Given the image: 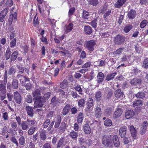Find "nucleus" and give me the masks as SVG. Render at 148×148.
<instances>
[{"label":"nucleus","instance_id":"55","mask_svg":"<svg viewBox=\"0 0 148 148\" xmlns=\"http://www.w3.org/2000/svg\"><path fill=\"white\" fill-rule=\"evenodd\" d=\"M36 16H34L33 20V25L34 26L36 27L38 26L39 23V21H38V17L36 19Z\"/></svg>","mask_w":148,"mask_h":148},{"label":"nucleus","instance_id":"41","mask_svg":"<svg viewBox=\"0 0 148 148\" xmlns=\"http://www.w3.org/2000/svg\"><path fill=\"white\" fill-rule=\"evenodd\" d=\"M11 51L10 48L8 47L6 50L5 52V59L6 60H8L10 58Z\"/></svg>","mask_w":148,"mask_h":148},{"label":"nucleus","instance_id":"27","mask_svg":"<svg viewBox=\"0 0 148 148\" xmlns=\"http://www.w3.org/2000/svg\"><path fill=\"white\" fill-rule=\"evenodd\" d=\"M16 71L15 67L12 66L10 67L8 70V74L9 75H13L14 74Z\"/></svg>","mask_w":148,"mask_h":148},{"label":"nucleus","instance_id":"9","mask_svg":"<svg viewBox=\"0 0 148 148\" xmlns=\"http://www.w3.org/2000/svg\"><path fill=\"white\" fill-rule=\"evenodd\" d=\"M17 18V13L15 12L12 14V13L9 16V19L8 20V22L9 25H10L12 24L13 20H16Z\"/></svg>","mask_w":148,"mask_h":148},{"label":"nucleus","instance_id":"54","mask_svg":"<svg viewBox=\"0 0 148 148\" xmlns=\"http://www.w3.org/2000/svg\"><path fill=\"white\" fill-rule=\"evenodd\" d=\"M89 15L88 12L86 11H84L82 15V17L83 18L88 19V17Z\"/></svg>","mask_w":148,"mask_h":148},{"label":"nucleus","instance_id":"49","mask_svg":"<svg viewBox=\"0 0 148 148\" xmlns=\"http://www.w3.org/2000/svg\"><path fill=\"white\" fill-rule=\"evenodd\" d=\"M104 125L106 126H110L112 124V121L110 119H106L104 122Z\"/></svg>","mask_w":148,"mask_h":148},{"label":"nucleus","instance_id":"7","mask_svg":"<svg viewBox=\"0 0 148 148\" xmlns=\"http://www.w3.org/2000/svg\"><path fill=\"white\" fill-rule=\"evenodd\" d=\"M94 113L96 118H99L101 116L102 114L101 108L99 107L95 108L94 109Z\"/></svg>","mask_w":148,"mask_h":148},{"label":"nucleus","instance_id":"57","mask_svg":"<svg viewBox=\"0 0 148 148\" xmlns=\"http://www.w3.org/2000/svg\"><path fill=\"white\" fill-rule=\"evenodd\" d=\"M6 92H0V98L1 101H3L6 98Z\"/></svg>","mask_w":148,"mask_h":148},{"label":"nucleus","instance_id":"3","mask_svg":"<svg viewBox=\"0 0 148 148\" xmlns=\"http://www.w3.org/2000/svg\"><path fill=\"white\" fill-rule=\"evenodd\" d=\"M125 40V38L120 35H117L114 38V43L116 45H119L123 44Z\"/></svg>","mask_w":148,"mask_h":148},{"label":"nucleus","instance_id":"13","mask_svg":"<svg viewBox=\"0 0 148 148\" xmlns=\"http://www.w3.org/2000/svg\"><path fill=\"white\" fill-rule=\"evenodd\" d=\"M35 99L34 107L36 108L42 107L43 104L41 101V98Z\"/></svg>","mask_w":148,"mask_h":148},{"label":"nucleus","instance_id":"37","mask_svg":"<svg viewBox=\"0 0 148 148\" xmlns=\"http://www.w3.org/2000/svg\"><path fill=\"white\" fill-rule=\"evenodd\" d=\"M88 4L93 6L97 5L99 3L98 0H87Z\"/></svg>","mask_w":148,"mask_h":148},{"label":"nucleus","instance_id":"23","mask_svg":"<svg viewBox=\"0 0 148 148\" xmlns=\"http://www.w3.org/2000/svg\"><path fill=\"white\" fill-rule=\"evenodd\" d=\"M101 92L98 90L95 94V99L97 101H100L101 99Z\"/></svg>","mask_w":148,"mask_h":148},{"label":"nucleus","instance_id":"2","mask_svg":"<svg viewBox=\"0 0 148 148\" xmlns=\"http://www.w3.org/2000/svg\"><path fill=\"white\" fill-rule=\"evenodd\" d=\"M96 45V42L94 40H91L86 41L85 43L84 46L88 50L91 52L94 50V46Z\"/></svg>","mask_w":148,"mask_h":148},{"label":"nucleus","instance_id":"42","mask_svg":"<svg viewBox=\"0 0 148 148\" xmlns=\"http://www.w3.org/2000/svg\"><path fill=\"white\" fill-rule=\"evenodd\" d=\"M40 136L42 140H45L47 137L45 132L43 130L41 131L40 133Z\"/></svg>","mask_w":148,"mask_h":148},{"label":"nucleus","instance_id":"62","mask_svg":"<svg viewBox=\"0 0 148 148\" xmlns=\"http://www.w3.org/2000/svg\"><path fill=\"white\" fill-rule=\"evenodd\" d=\"M50 121L49 119H47L44 122L43 124L44 128H47L50 124Z\"/></svg>","mask_w":148,"mask_h":148},{"label":"nucleus","instance_id":"5","mask_svg":"<svg viewBox=\"0 0 148 148\" xmlns=\"http://www.w3.org/2000/svg\"><path fill=\"white\" fill-rule=\"evenodd\" d=\"M9 8H6L2 10L0 13V22H4L5 17L8 13Z\"/></svg>","mask_w":148,"mask_h":148},{"label":"nucleus","instance_id":"4","mask_svg":"<svg viewBox=\"0 0 148 148\" xmlns=\"http://www.w3.org/2000/svg\"><path fill=\"white\" fill-rule=\"evenodd\" d=\"M123 112V110L121 108H118L116 109L113 114V119H116L119 118L122 115Z\"/></svg>","mask_w":148,"mask_h":148},{"label":"nucleus","instance_id":"12","mask_svg":"<svg viewBox=\"0 0 148 148\" xmlns=\"http://www.w3.org/2000/svg\"><path fill=\"white\" fill-rule=\"evenodd\" d=\"M104 75L101 72L98 73L97 76V81L99 84H101L103 81Z\"/></svg>","mask_w":148,"mask_h":148},{"label":"nucleus","instance_id":"47","mask_svg":"<svg viewBox=\"0 0 148 148\" xmlns=\"http://www.w3.org/2000/svg\"><path fill=\"white\" fill-rule=\"evenodd\" d=\"M142 67L145 69L148 68V58L145 59L143 63Z\"/></svg>","mask_w":148,"mask_h":148},{"label":"nucleus","instance_id":"59","mask_svg":"<svg viewBox=\"0 0 148 148\" xmlns=\"http://www.w3.org/2000/svg\"><path fill=\"white\" fill-rule=\"evenodd\" d=\"M78 106L80 107L83 106L85 103V100L83 99H81L78 101Z\"/></svg>","mask_w":148,"mask_h":148},{"label":"nucleus","instance_id":"10","mask_svg":"<svg viewBox=\"0 0 148 148\" xmlns=\"http://www.w3.org/2000/svg\"><path fill=\"white\" fill-rule=\"evenodd\" d=\"M115 97L118 98H120L121 99H123L124 96L123 92H122L121 90L117 89L116 90L114 93Z\"/></svg>","mask_w":148,"mask_h":148},{"label":"nucleus","instance_id":"15","mask_svg":"<svg viewBox=\"0 0 148 148\" xmlns=\"http://www.w3.org/2000/svg\"><path fill=\"white\" fill-rule=\"evenodd\" d=\"M25 109L28 116L31 117L33 116V111L32 107L27 106Z\"/></svg>","mask_w":148,"mask_h":148},{"label":"nucleus","instance_id":"44","mask_svg":"<svg viewBox=\"0 0 148 148\" xmlns=\"http://www.w3.org/2000/svg\"><path fill=\"white\" fill-rule=\"evenodd\" d=\"M74 88L78 92L79 94L82 95L83 94L82 90L80 86L77 85L74 87Z\"/></svg>","mask_w":148,"mask_h":148},{"label":"nucleus","instance_id":"6","mask_svg":"<svg viewBox=\"0 0 148 148\" xmlns=\"http://www.w3.org/2000/svg\"><path fill=\"white\" fill-rule=\"evenodd\" d=\"M14 97L15 101L16 103L18 104L21 103V97L18 92L16 91L14 92Z\"/></svg>","mask_w":148,"mask_h":148},{"label":"nucleus","instance_id":"60","mask_svg":"<svg viewBox=\"0 0 148 148\" xmlns=\"http://www.w3.org/2000/svg\"><path fill=\"white\" fill-rule=\"evenodd\" d=\"M51 102L53 106H56L58 103V101L56 100V97H53L51 99Z\"/></svg>","mask_w":148,"mask_h":148},{"label":"nucleus","instance_id":"33","mask_svg":"<svg viewBox=\"0 0 148 148\" xmlns=\"http://www.w3.org/2000/svg\"><path fill=\"white\" fill-rule=\"evenodd\" d=\"M143 104V102L140 99H138L133 102L132 106L135 107L138 106H142Z\"/></svg>","mask_w":148,"mask_h":148},{"label":"nucleus","instance_id":"34","mask_svg":"<svg viewBox=\"0 0 148 148\" xmlns=\"http://www.w3.org/2000/svg\"><path fill=\"white\" fill-rule=\"evenodd\" d=\"M84 119V114L82 112H80L77 116V122L79 123H81Z\"/></svg>","mask_w":148,"mask_h":148},{"label":"nucleus","instance_id":"1","mask_svg":"<svg viewBox=\"0 0 148 148\" xmlns=\"http://www.w3.org/2000/svg\"><path fill=\"white\" fill-rule=\"evenodd\" d=\"M112 136L104 135L102 136V143L103 145L109 148H113V145L112 141Z\"/></svg>","mask_w":148,"mask_h":148},{"label":"nucleus","instance_id":"61","mask_svg":"<svg viewBox=\"0 0 148 148\" xmlns=\"http://www.w3.org/2000/svg\"><path fill=\"white\" fill-rule=\"evenodd\" d=\"M147 23V21L146 20H144L141 22L140 23V26L141 28L144 27L146 25Z\"/></svg>","mask_w":148,"mask_h":148},{"label":"nucleus","instance_id":"24","mask_svg":"<svg viewBox=\"0 0 148 148\" xmlns=\"http://www.w3.org/2000/svg\"><path fill=\"white\" fill-rule=\"evenodd\" d=\"M116 74L117 73L116 72L108 74L106 77V80L107 81H109L112 79L116 75Z\"/></svg>","mask_w":148,"mask_h":148},{"label":"nucleus","instance_id":"25","mask_svg":"<svg viewBox=\"0 0 148 148\" xmlns=\"http://www.w3.org/2000/svg\"><path fill=\"white\" fill-rule=\"evenodd\" d=\"M83 129L84 132L86 134H89L91 132V129L90 127L88 124L84 125Z\"/></svg>","mask_w":148,"mask_h":148},{"label":"nucleus","instance_id":"16","mask_svg":"<svg viewBox=\"0 0 148 148\" xmlns=\"http://www.w3.org/2000/svg\"><path fill=\"white\" fill-rule=\"evenodd\" d=\"M126 132V128L124 127H121L119 130V135L121 138H124Z\"/></svg>","mask_w":148,"mask_h":148},{"label":"nucleus","instance_id":"52","mask_svg":"<svg viewBox=\"0 0 148 148\" xmlns=\"http://www.w3.org/2000/svg\"><path fill=\"white\" fill-rule=\"evenodd\" d=\"M13 4L12 0H7L6 2L5 5L7 8L12 6Z\"/></svg>","mask_w":148,"mask_h":148},{"label":"nucleus","instance_id":"46","mask_svg":"<svg viewBox=\"0 0 148 148\" xmlns=\"http://www.w3.org/2000/svg\"><path fill=\"white\" fill-rule=\"evenodd\" d=\"M18 54V52L17 51H14L12 54L11 60V61H14L16 59L17 55Z\"/></svg>","mask_w":148,"mask_h":148},{"label":"nucleus","instance_id":"38","mask_svg":"<svg viewBox=\"0 0 148 148\" xmlns=\"http://www.w3.org/2000/svg\"><path fill=\"white\" fill-rule=\"evenodd\" d=\"M69 136L71 138L73 139L77 138L78 136L77 132L74 131L71 132L70 133Z\"/></svg>","mask_w":148,"mask_h":148},{"label":"nucleus","instance_id":"29","mask_svg":"<svg viewBox=\"0 0 148 148\" xmlns=\"http://www.w3.org/2000/svg\"><path fill=\"white\" fill-rule=\"evenodd\" d=\"M21 124V128L23 130H27L29 128V127L26 121H23Z\"/></svg>","mask_w":148,"mask_h":148},{"label":"nucleus","instance_id":"50","mask_svg":"<svg viewBox=\"0 0 148 148\" xmlns=\"http://www.w3.org/2000/svg\"><path fill=\"white\" fill-rule=\"evenodd\" d=\"M25 100L28 103H30L32 102V96L30 95H27L25 98Z\"/></svg>","mask_w":148,"mask_h":148},{"label":"nucleus","instance_id":"51","mask_svg":"<svg viewBox=\"0 0 148 148\" xmlns=\"http://www.w3.org/2000/svg\"><path fill=\"white\" fill-rule=\"evenodd\" d=\"M16 67L18 69V72L19 73L22 74L24 73V69L22 66H20L18 65H16Z\"/></svg>","mask_w":148,"mask_h":148},{"label":"nucleus","instance_id":"14","mask_svg":"<svg viewBox=\"0 0 148 148\" xmlns=\"http://www.w3.org/2000/svg\"><path fill=\"white\" fill-rule=\"evenodd\" d=\"M32 95L35 99L41 98L40 90L39 89H36L32 92Z\"/></svg>","mask_w":148,"mask_h":148},{"label":"nucleus","instance_id":"53","mask_svg":"<svg viewBox=\"0 0 148 148\" xmlns=\"http://www.w3.org/2000/svg\"><path fill=\"white\" fill-rule=\"evenodd\" d=\"M132 58L131 56H124L121 59V61L123 62H125L126 61L128 60V59L130 58Z\"/></svg>","mask_w":148,"mask_h":148},{"label":"nucleus","instance_id":"31","mask_svg":"<svg viewBox=\"0 0 148 148\" xmlns=\"http://www.w3.org/2000/svg\"><path fill=\"white\" fill-rule=\"evenodd\" d=\"M130 130L132 136L133 137H135L136 135V132L134 126H131L130 127Z\"/></svg>","mask_w":148,"mask_h":148},{"label":"nucleus","instance_id":"63","mask_svg":"<svg viewBox=\"0 0 148 148\" xmlns=\"http://www.w3.org/2000/svg\"><path fill=\"white\" fill-rule=\"evenodd\" d=\"M112 112V109L110 108H108L105 110V113L107 116L110 115Z\"/></svg>","mask_w":148,"mask_h":148},{"label":"nucleus","instance_id":"18","mask_svg":"<svg viewBox=\"0 0 148 148\" xmlns=\"http://www.w3.org/2000/svg\"><path fill=\"white\" fill-rule=\"evenodd\" d=\"M136 14V12L135 10H131L128 12V17L130 19H133L135 17Z\"/></svg>","mask_w":148,"mask_h":148},{"label":"nucleus","instance_id":"56","mask_svg":"<svg viewBox=\"0 0 148 148\" xmlns=\"http://www.w3.org/2000/svg\"><path fill=\"white\" fill-rule=\"evenodd\" d=\"M97 19H95L94 20L89 23V24L92 26L93 27L95 28L97 27Z\"/></svg>","mask_w":148,"mask_h":148},{"label":"nucleus","instance_id":"22","mask_svg":"<svg viewBox=\"0 0 148 148\" xmlns=\"http://www.w3.org/2000/svg\"><path fill=\"white\" fill-rule=\"evenodd\" d=\"M29 127H33L36 124V121L34 119H30L27 118L26 121Z\"/></svg>","mask_w":148,"mask_h":148},{"label":"nucleus","instance_id":"35","mask_svg":"<svg viewBox=\"0 0 148 148\" xmlns=\"http://www.w3.org/2000/svg\"><path fill=\"white\" fill-rule=\"evenodd\" d=\"M12 87L14 89H17L18 87V82L17 80L14 79L12 82Z\"/></svg>","mask_w":148,"mask_h":148},{"label":"nucleus","instance_id":"20","mask_svg":"<svg viewBox=\"0 0 148 148\" xmlns=\"http://www.w3.org/2000/svg\"><path fill=\"white\" fill-rule=\"evenodd\" d=\"M93 106V101L92 98L89 99V101L87 103L86 108L85 110L86 112L88 111L90 108Z\"/></svg>","mask_w":148,"mask_h":148},{"label":"nucleus","instance_id":"19","mask_svg":"<svg viewBox=\"0 0 148 148\" xmlns=\"http://www.w3.org/2000/svg\"><path fill=\"white\" fill-rule=\"evenodd\" d=\"M126 1V0H118L114 5L115 7L116 8H120Z\"/></svg>","mask_w":148,"mask_h":148},{"label":"nucleus","instance_id":"32","mask_svg":"<svg viewBox=\"0 0 148 148\" xmlns=\"http://www.w3.org/2000/svg\"><path fill=\"white\" fill-rule=\"evenodd\" d=\"M73 24L70 23L66 27V29L65 30V32L66 33L70 32L73 29Z\"/></svg>","mask_w":148,"mask_h":148},{"label":"nucleus","instance_id":"26","mask_svg":"<svg viewBox=\"0 0 148 148\" xmlns=\"http://www.w3.org/2000/svg\"><path fill=\"white\" fill-rule=\"evenodd\" d=\"M141 80L140 79L134 78L132 79L131 81V84L134 85H137L141 84Z\"/></svg>","mask_w":148,"mask_h":148},{"label":"nucleus","instance_id":"39","mask_svg":"<svg viewBox=\"0 0 148 148\" xmlns=\"http://www.w3.org/2000/svg\"><path fill=\"white\" fill-rule=\"evenodd\" d=\"M36 129V127H31L29 129L28 131V134L29 135H32L35 132Z\"/></svg>","mask_w":148,"mask_h":148},{"label":"nucleus","instance_id":"40","mask_svg":"<svg viewBox=\"0 0 148 148\" xmlns=\"http://www.w3.org/2000/svg\"><path fill=\"white\" fill-rule=\"evenodd\" d=\"M67 84L68 82L67 80L66 79H64L63 81L60 83V86L61 88H64L67 86Z\"/></svg>","mask_w":148,"mask_h":148},{"label":"nucleus","instance_id":"11","mask_svg":"<svg viewBox=\"0 0 148 148\" xmlns=\"http://www.w3.org/2000/svg\"><path fill=\"white\" fill-rule=\"evenodd\" d=\"M134 114V112L133 110H129L125 112V116L127 119H129L133 117Z\"/></svg>","mask_w":148,"mask_h":148},{"label":"nucleus","instance_id":"8","mask_svg":"<svg viewBox=\"0 0 148 148\" xmlns=\"http://www.w3.org/2000/svg\"><path fill=\"white\" fill-rule=\"evenodd\" d=\"M112 139L113 146L116 147H118L120 145V142L118 136L115 135L112 136Z\"/></svg>","mask_w":148,"mask_h":148},{"label":"nucleus","instance_id":"17","mask_svg":"<svg viewBox=\"0 0 148 148\" xmlns=\"http://www.w3.org/2000/svg\"><path fill=\"white\" fill-rule=\"evenodd\" d=\"M71 109V107L70 104H67L66 105L63 110L62 112L63 115H65L67 114Z\"/></svg>","mask_w":148,"mask_h":148},{"label":"nucleus","instance_id":"30","mask_svg":"<svg viewBox=\"0 0 148 148\" xmlns=\"http://www.w3.org/2000/svg\"><path fill=\"white\" fill-rule=\"evenodd\" d=\"M85 32L88 34H90L92 32L91 27L89 26H85L84 27Z\"/></svg>","mask_w":148,"mask_h":148},{"label":"nucleus","instance_id":"48","mask_svg":"<svg viewBox=\"0 0 148 148\" xmlns=\"http://www.w3.org/2000/svg\"><path fill=\"white\" fill-rule=\"evenodd\" d=\"M64 142V138H61L59 140L57 147V148H60Z\"/></svg>","mask_w":148,"mask_h":148},{"label":"nucleus","instance_id":"43","mask_svg":"<svg viewBox=\"0 0 148 148\" xmlns=\"http://www.w3.org/2000/svg\"><path fill=\"white\" fill-rule=\"evenodd\" d=\"M132 28V26L130 25H126L124 27L123 30L126 33L129 32Z\"/></svg>","mask_w":148,"mask_h":148},{"label":"nucleus","instance_id":"58","mask_svg":"<svg viewBox=\"0 0 148 148\" xmlns=\"http://www.w3.org/2000/svg\"><path fill=\"white\" fill-rule=\"evenodd\" d=\"M112 95V90H109L107 94L106 97L107 99H109L111 98V97Z\"/></svg>","mask_w":148,"mask_h":148},{"label":"nucleus","instance_id":"45","mask_svg":"<svg viewBox=\"0 0 148 148\" xmlns=\"http://www.w3.org/2000/svg\"><path fill=\"white\" fill-rule=\"evenodd\" d=\"M18 140L19 144L21 145H23L25 144V139L23 136L20 137Z\"/></svg>","mask_w":148,"mask_h":148},{"label":"nucleus","instance_id":"28","mask_svg":"<svg viewBox=\"0 0 148 148\" xmlns=\"http://www.w3.org/2000/svg\"><path fill=\"white\" fill-rule=\"evenodd\" d=\"M145 96V93L143 92H139L135 95V96L137 98L142 99L144 98Z\"/></svg>","mask_w":148,"mask_h":148},{"label":"nucleus","instance_id":"64","mask_svg":"<svg viewBox=\"0 0 148 148\" xmlns=\"http://www.w3.org/2000/svg\"><path fill=\"white\" fill-rule=\"evenodd\" d=\"M54 114L53 111H51L47 114V116L48 118H51L53 116Z\"/></svg>","mask_w":148,"mask_h":148},{"label":"nucleus","instance_id":"21","mask_svg":"<svg viewBox=\"0 0 148 148\" xmlns=\"http://www.w3.org/2000/svg\"><path fill=\"white\" fill-rule=\"evenodd\" d=\"M7 83H5L4 82L0 80V92H6V84Z\"/></svg>","mask_w":148,"mask_h":148},{"label":"nucleus","instance_id":"36","mask_svg":"<svg viewBox=\"0 0 148 148\" xmlns=\"http://www.w3.org/2000/svg\"><path fill=\"white\" fill-rule=\"evenodd\" d=\"M124 49V48L122 47L119 48L114 52L113 54L115 56H116L117 55H121L122 53L123 52Z\"/></svg>","mask_w":148,"mask_h":148}]
</instances>
